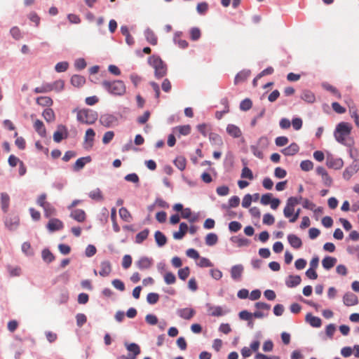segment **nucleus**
<instances>
[{
    "label": "nucleus",
    "mask_w": 359,
    "mask_h": 359,
    "mask_svg": "<svg viewBox=\"0 0 359 359\" xmlns=\"http://www.w3.org/2000/svg\"><path fill=\"white\" fill-rule=\"evenodd\" d=\"M102 86L109 93L115 96H122L126 92V85L121 80L113 81L104 80L102 82Z\"/></svg>",
    "instance_id": "nucleus-1"
},
{
    "label": "nucleus",
    "mask_w": 359,
    "mask_h": 359,
    "mask_svg": "<svg viewBox=\"0 0 359 359\" xmlns=\"http://www.w3.org/2000/svg\"><path fill=\"white\" fill-rule=\"evenodd\" d=\"M149 64L154 69L156 79H161L167 74L166 65L156 55H152L148 59Z\"/></svg>",
    "instance_id": "nucleus-2"
},
{
    "label": "nucleus",
    "mask_w": 359,
    "mask_h": 359,
    "mask_svg": "<svg viewBox=\"0 0 359 359\" xmlns=\"http://www.w3.org/2000/svg\"><path fill=\"white\" fill-rule=\"evenodd\" d=\"M97 113L92 109L79 110L76 115L78 121L86 125L93 124L97 121Z\"/></svg>",
    "instance_id": "nucleus-3"
},
{
    "label": "nucleus",
    "mask_w": 359,
    "mask_h": 359,
    "mask_svg": "<svg viewBox=\"0 0 359 359\" xmlns=\"http://www.w3.org/2000/svg\"><path fill=\"white\" fill-rule=\"evenodd\" d=\"M352 127L350 123L346 122L339 123L334 131V137L336 140L341 144H344L346 138L350 135Z\"/></svg>",
    "instance_id": "nucleus-4"
},
{
    "label": "nucleus",
    "mask_w": 359,
    "mask_h": 359,
    "mask_svg": "<svg viewBox=\"0 0 359 359\" xmlns=\"http://www.w3.org/2000/svg\"><path fill=\"white\" fill-rule=\"evenodd\" d=\"M299 203V199L296 197H290L283 210L284 216L286 218H291L294 212V207Z\"/></svg>",
    "instance_id": "nucleus-5"
},
{
    "label": "nucleus",
    "mask_w": 359,
    "mask_h": 359,
    "mask_svg": "<svg viewBox=\"0 0 359 359\" xmlns=\"http://www.w3.org/2000/svg\"><path fill=\"white\" fill-rule=\"evenodd\" d=\"M68 136L67 129L63 125L57 126V130L53 133V140L55 142H60L63 139L67 138Z\"/></svg>",
    "instance_id": "nucleus-6"
},
{
    "label": "nucleus",
    "mask_w": 359,
    "mask_h": 359,
    "mask_svg": "<svg viewBox=\"0 0 359 359\" xmlns=\"http://www.w3.org/2000/svg\"><path fill=\"white\" fill-rule=\"evenodd\" d=\"M100 270L99 275L102 277H107L109 276L112 271L111 264L108 260H104L100 263Z\"/></svg>",
    "instance_id": "nucleus-7"
},
{
    "label": "nucleus",
    "mask_w": 359,
    "mask_h": 359,
    "mask_svg": "<svg viewBox=\"0 0 359 359\" xmlns=\"http://www.w3.org/2000/svg\"><path fill=\"white\" fill-rule=\"evenodd\" d=\"M343 302L346 306H352L358 304V299L355 294L347 292L343 297Z\"/></svg>",
    "instance_id": "nucleus-8"
},
{
    "label": "nucleus",
    "mask_w": 359,
    "mask_h": 359,
    "mask_svg": "<svg viewBox=\"0 0 359 359\" xmlns=\"http://www.w3.org/2000/svg\"><path fill=\"white\" fill-rule=\"evenodd\" d=\"M64 227L63 223L58 219L52 218L47 224V229L50 231H55L62 229Z\"/></svg>",
    "instance_id": "nucleus-9"
},
{
    "label": "nucleus",
    "mask_w": 359,
    "mask_h": 359,
    "mask_svg": "<svg viewBox=\"0 0 359 359\" xmlns=\"http://www.w3.org/2000/svg\"><path fill=\"white\" fill-rule=\"evenodd\" d=\"M90 161L91 158L90 156L79 158L74 164L73 169L74 171H79L84 168L86 163H90Z\"/></svg>",
    "instance_id": "nucleus-10"
},
{
    "label": "nucleus",
    "mask_w": 359,
    "mask_h": 359,
    "mask_svg": "<svg viewBox=\"0 0 359 359\" xmlns=\"http://www.w3.org/2000/svg\"><path fill=\"white\" fill-rule=\"evenodd\" d=\"M152 264V259L146 257H141L136 263L137 267L141 270L149 269Z\"/></svg>",
    "instance_id": "nucleus-11"
},
{
    "label": "nucleus",
    "mask_w": 359,
    "mask_h": 359,
    "mask_svg": "<svg viewBox=\"0 0 359 359\" xmlns=\"http://www.w3.org/2000/svg\"><path fill=\"white\" fill-rule=\"evenodd\" d=\"M70 217L79 222H83L86 219V212L81 209L73 210L70 214Z\"/></svg>",
    "instance_id": "nucleus-12"
},
{
    "label": "nucleus",
    "mask_w": 359,
    "mask_h": 359,
    "mask_svg": "<svg viewBox=\"0 0 359 359\" xmlns=\"http://www.w3.org/2000/svg\"><path fill=\"white\" fill-rule=\"evenodd\" d=\"M243 271V266L241 264L233 266L231 269V276L235 280L241 279Z\"/></svg>",
    "instance_id": "nucleus-13"
},
{
    "label": "nucleus",
    "mask_w": 359,
    "mask_h": 359,
    "mask_svg": "<svg viewBox=\"0 0 359 359\" xmlns=\"http://www.w3.org/2000/svg\"><path fill=\"white\" fill-rule=\"evenodd\" d=\"M301 99L309 104H313L316 102L315 94L309 90H304L300 96Z\"/></svg>",
    "instance_id": "nucleus-14"
},
{
    "label": "nucleus",
    "mask_w": 359,
    "mask_h": 359,
    "mask_svg": "<svg viewBox=\"0 0 359 359\" xmlns=\"http://www.w3.org/2000/svg\"><path fill=\"white\" fill-rule=\"evenodd\" d=\"M177 314L183 319L190 320L194 316L195 311L191 308H184L179 309Z\"/></svg>",
    "instance_id": "nucleus-15"
},
{
    "label": "nucleus",
    "mask_w": 359,
    "mask_h": 359,
    "mask_svg": "<svg viewBox=\"0 0 359 359\" xmlns=\"http://www.w3.org/2000/svg\"><path fill=\"white\" fill-rule=\"evenodd\" d=\"M299 147L296 143H292L288 147L281 150V153L285 156H293L299 151Z\"/></svg>",
    "instance_id": "nucleus-16"
},
{
    "label": "nucleus",
    "mask_w": 359,
    "mask_h": 359,
    "mask_svg": "<svg viewBox=\"0 0 359 359\" xmlns=\"http://www.w3.org/2000/svg\"><path fill=\"white\" fill-rule=\"evenodd\" d=\"M226 132L229 135L234 138L240 137L242 135L241 129L233 124H229L227 126Z\"/></svg>",
    "instance_id": "nucleus-17"
},
{
    "label": "nucleus",
    "mask_w": 359,
    "mask_h": 359,
    "mask_svg": "<svg viewBox=\"0 0 359 359\" xmlns=\"http://www.w3.org/2000/svg\"><path fill=\"white\" fill-rule=\"evenodd\" d=\"M301 281H302V278L299 276L290 275L286 279L285 284L288 287H296L298 285H299Z\"/></svg>",
    "instance_id": "nucleus-18"
},
{
    "label": "nucleus",
    "mask_w": 359,
    "mask_h": 359,
    "mask_svg": "<svg viewBox=\"0 0 359 359\" xmlns=\"http://www.w3.org/2000/svg\"><path fill=\"white\" fill-rule=\"evenodd\" d=\"M188 231V226L186 223L182 222L180 224V229L178 231L173 233V238L176 240L182 239L187 232Z\"/></svg>",
    "instance_id": "nucleus-19"
},
{
    "label": "nucleus",
    "mask_w": 359,
    "mask_h": 359,
    "mask_svg": "<svg viewBox=\"0 0 359 359\" xmlns=\"http://www.w3.org/2000/svg\"><path fill=\"white\" fill-rule=\"evenodd\" d=\"M287 240L290 245L295 249H299L302 245V240L294 234H289Z\"/></svg>",
    "instance_id": "nucleus-20"
},
{
    "label": "nucleus",
    "mask_w": 359,
    "mask_h": 359,
    "mask_svg": "<svg viewBox=\"0 0 359 359\" xmlns=\"http://www.w3.org/2000/svg\"><path fill=\"white\" fill-rule=\"evenodd\" d=\"M34 128L36 133L41 136V137H46V130L44 126L43 123L41 120H36L34 123Z\"/></svg>",
    "instance_id": "nucleus-21"
},
{
    "label": "nucleus",
    "mask_w": 359,
    "mask_h": 359,
    "mask_svg": "<svg viewBox=\"0 0 359 359\" xmlns=\"http://www.w3.org/2000/svg\"><path fill=\"white\" fill-rule=\"evenodd\" d=\"M95 136V133L94 130L92 128H88L86 131V134H85V137H84L85 143L88 146L91 147L93 144Z\"/></svg>",
    "instance_id": "nucleus-22"
},
{
    "label": "nucleus",
    "mask_w": 359,
    "mask_h": 359,
    "mask_svg": "<svg viewBox=\"0 0 359 359\" xmlns=\"http://www.w3.org/2000/svg\"><path fill=\"white\" fill-rule=\"evenodd\" d=\"M208 312L210 316L216 317L222 316L224 314L223 309L219 306H215L208 305Z\"/></svg>",
    "instance_id": "nucleus-23"
},
{
    "label": "nucleus",
    "mask_w": 359,
    "mask_h": 359,
    "mask_svg": "<svg viewBox=\"0 0 359 359\" xmlns=\"http://www.w3.org/2000/svg\"><path fill=\"white\" fill-rule=\"evenodd\" d=\"M144 36L147 41L152 46L157 44L158 39L154 32L150 29H147L144 32Z\"/></svg>",
    "instance_id": "nucleus-24"
},
{
    "label": "nucleus",
    "mask_w": 359,
    "mask_h": 359,
    "mask_svg": "<svg viewBox=\"0 0 359 359\" xmlns=\"http://www.w3.org/2000/svg\"><path fill=\"white\" fill-rule=\"evenodd\" d=\"M115 121V117L109 114L102 115L100 119L101 124L105 127H110Z\"/></svg>",
    "instance_id": "nucleus-25"
},
{
    "label": "nucleus",
    "mask_w": 359,
    "mask_h": 359,
    "mask_svg": "<svg viewBox=\"0 0 359 359\" xmlns=\"http://www.w3.org/2000/svg\"><path fill=\"white\" fill-rule=\"evenodd\" d=\"M19 222L20 219L18 217H13L6 218L5 221V224L10 230H15L18 226Z\"/></svg>",
    "instance_id": "nucleus-26"
},
{
    "label": "nucleus",
    "mask_w": 359,
    "mask_h": 359,
    "mask_svg": "<svg viewBox=\"0 0 359 359\" xmlns=\"http://www.w3.org/2000/svg\"><path fill=\"white\" fill-rule=\"evenodd\" d=\"M250 72L249 70H243L238 73L234 79V84L237 85L239 83L245 81L250 76Z\"/></svg>",
    "instance_id": "nucleus-27"
},
{
    "label": "nucleus",
    "mask_w": 359,
    "mask_h": 359,
    "mask_svg": "<svg viewBox=\"0 0 359 359\" xmlns=\"http://www.w3.org/2000/svg\"><path fill=\"white\" fill-rule=\"evenodd\" d=\"M337 263V259L332 257H325L322 261V265L324 269L329 270Z\"/></svg>",
    "instance_id": "nucleus-28"
},
{
    "label": "nucleus",
    "mask_w": 359,
    "mask_h": 359,
    "mask_svg": "<svg viewBox=\"0 0 359 359\" xmlns=\"http://www.w3.org/2000/svg\"><path fill=\"white\" fill-rule=\"evenodd\" d=\"M86 83V79L84 76L75 74L71 78V83L75 87H81Z\"/></svg>",
    "instance_id": "nucleus-29"
},
{
    "label": "nucleus",
    "mask_w": 359,
    "mask_h": 359,
    "mask_svg": "<svg viewBox=\"0 0 359 359\" xmlns=\"http://www.w3.org/2000/svg\"><path fill=\"white\" fill-rule=\"evenodd\" d=\"M306 320L314 327H319L321 325V319L318 317L312 316L311 313L306 315Z\"/></svg>",
    "instance_id": "nucleus-30"
},
{
    "label": "nucleus",
    "mask_w": 359,
    "mask_h": 359,
    "mask_svg": "<svg viewBox=\"0 0 359 359\" xmlns=\"http://www.w3.org/2000/svg\"><path fill=\"white\" fill-rule=\"evenodd\" d=\"M154 238H155V241H156L157 245L159 247H162V246L165 245L167 242V238L160 231H157L155 232Z\"/></svg>",
    "instance_id": "nucleus-31"
},
{
    "label": "nucleus",
    "mask_w": 359,
    "mask_h": 359,
    "mask_svg": "<svg viewBox=\"0 0 359 359\" xmlns=\"http://www.w3.org/2000/svg\"><path fill=\"white\" fill-rule=\"evenodd\" d=\"M43 117L47 122H53L55 119V116L53 110L51 108H46L42 114Z\"/></svg>",
    "instance_id": "nucleus-32"
},
{
    "label": "nucleus",
    "mask_w": 359,
    "mask_h": 359,
    "mask_svg": "<svg viewBox=\"0 0 359 359\" xmlns=\"http://www.w3.org/2000/svg\"><path fill=\"white\" fill-rule=\"evenodd\" d=\"M36 103L39 105H41L43 107H50L53 104V100L50 97L41 96V97H37Z\"/></svg>",
    "instance_id": "nucleus-33"
},
{
    "label": "nucleus",
    "mask_w": 359,
    "mask_h": 359,
    "mask_svg": "<svg viewBox=\"0 0 359 359\" xmlns=\"http://www.w3.org/2000/svg\"><path fill=\"white\" fill-rule=\"evenodd\" d=\"M1 208L4 212L8 211L10 203V197L6 193L1 194Z\"/></svg>",
    "instance_id": "nucleus-34"
},
{
    "label": "nucleus",
    "mask_w": 359,
    "mask_h": 359,
    "mask_svg": "<svg viewBox=\"0 0 359 359\" xmlns=\"http://www.w3.org/2000/svg\"><path fill=\"white\" fill-rule=\"evenodd\" d=\"M239 203H240L239 197L237 196H233L229 199L228 205H225V204L222 205V208L228 209L229 208H236L239 205Z\"/></svg>",
    "instance_id": "nucleus-35"
},
{
    "label": "nucleus",
    "mask_w": 359,
    "mask_h": 359,
    "mask_svg": "<svg viewBox=\"0 0 359 359\" xmlns=\"http://www.w3.org/2000/svg\"><path fill=\"white\" fill-rule=\"evenodd\" d=\"M43 209L44 211V216L47 218L54 216L56 214L55 208L50 203L45 205Z\"/></svg>",
    "instance_id": "nucleus-36"
},
{
    "label": "nucleus",
    "mask_w": 359,
    "mask_h": 359,
    "mask_svg": "<svg viewBox=\"0 0 359 359\" xmlns=\"http://www.w3.org/2000/svg\"><path fill=\"white\" fill-rule=\"evenodd\" d=\"M175 165L180 170H184L186 168L187 160L184 156H177L174 161Z\"/></svg>",
    "instance_id": "nucleus-37"
},
{
    "label": "nucleus",
    "mask_w": 359,
    "mask_h": 359,
    "mask_svg": "<svg viewBox=\"0 0 359 359\" xmlns=\"http://www.w3.org/2000/svg\"><path fill=\"white\" fill-rule=\"evenodd\" d=\"M149 233V230L147 229L139 232L135 236V242L139 244L142 243L144 240L147 238Z\"/></svg>",
    "instance_id": "nucleus-38"
},
{
    "label": "nucleus",
    "mask_w": 359,
    "mask_h": 359,
    "mask_svg": "<svg viewBox=\"0 0 359 359\" xmlns=\"http://www.w3.org/2000/svg\"><path fill=\"white\" fill-rule=\"evenodd\" d=\"M218 241V237L217 234L214 233H208L205 237V243L207 245L212 246L215 245Z\"/></svg>",
    "instance_id": "nucleus-39"
},
{
    "label": "nucleus",
    "mask_w": 359,
    "mask_h": 359,
    "mask_svg": "<svg viewBox=\"0 0 359 359\" xmlns=\"http://www.w3.org/2000/svg\"><path fill=\"white\" fill-rule=\"evenodd\" d=\"M182 33L176 32L174 36V41L175 43L178 44V46L182 48H186L188 46V42L185 40L180 39Z\"/></svg>",
    "instance_id": "nucleus-40"
},
{
    "label": "nucleus",
    "mask_w": 359,
    "mask_h": 359,
    "mask_svg": "<svg viewBox=\"0 0 359 359\" xmlns=\"http://www.w3.org/2000/svg\"><path fill=\"white\" fill-rule=\"evenodd\" d=\"M119 215L125 222H130L132 219L130 212L126 208L123 207L119 209Z\"/></svg>",
    "instance_id": "nucleus-41"
},
{
    "label": "nucleus",
    "mask_w": 359,
    "mask_h": 359,
    "mask_svg": "<svg viewBox=\"0 0 359 359\" xmlns=\"http://www.w3.org/2000/svg\"><path fill=\"white\" fill-rule=\"evenodd\" d=\"M174 130L182 135H187L191 133V126L189 125L179 126L175 127Z\"/></svg>",
    "instance_id": "nucleus-42"
},
{
    "label": "nucleus",
    "mask_w": 359,
    "mask_h": 359,
    "mask_svg": "<svg viewBox=\"0 0 359 359\" xmlns=\"http://www.w3.org/2000/svg\"><path fill=\"white\" fill-rule=\"evenodd\" d=\"M34 93H45L52 91L50 83H43L40 86L34 88Z\"/></svg>",
    "instance_id": "nucleus-43"
},
{
    "label": "nucleus",
    "mask_w": 359,
    "mask_h": 359,
    "mask_svg": "<svg viewBox=\"0 0 359 359\" xmlns=\"http://www.w3.org/2000/svg\"><path fill=\"white\" fill-rule=\"evenodd\" d=\"M239 317L241 320L250 321L248 324L249 325L251 326V327H252L253 323L251 322L252 318V313H250L248 311L244 310L239 313Z\"/></svg>",
    "instance_id": "nucleus-44"
},
{
    "label": "nucleus",
    "mask_w": 359,
    "mask_h": 359,
    "mask_svg": "<svg viewBox=\"0 0 359 359\" xmlns=\"http://www.w3.org/2000/svg\"><path fill=\"white\" fill-rule=\"evenodd\" d=\"M126 348L128 351L132 352L133 353V355L132 357H135V359L136 358V356L139 355L140 353V346L135 343H132L127 345Z\"/></svg>",
    "instance_id": "nucleus-45"
},
{
    "label": "nucleus",
    "mask_w": 359,
    "mask_h": 359,
    "mask_svg": "<svg viewBox=\"0 0 359 359\" xmlns=\"http://www.w3.org/2000/svg\"><path fill=\"white\" fill-rule=\"evenodd\" d=\"M42 258L45 262L50 263L54 260L55 257L48 249H44L42 251Z\"/></svg>",
    "instance_id": "nucleus-46"
},
{
    "label": "nucleus",
    "mask_w": 359,
    "mask_h": 359,
    "mask_svg": "<svg viewBox=\"0 0 359 359\" xmlns=\"http://www.w3.org/2000/svg\"><path fill=\"white\" fill-rule=\"evenodd\" d=\"M65 86V83L62 80H57L53 82V83H50V87L52 88V90H55L57 92H60L63 90Z\"/></svg>",
    "instance_id": "nucleus-47"
},
{
    "label": "nucleus",
    "mask_w": 359,
    "mask_h": 359,
    "mask_svg": "<svg viewBox=\"0 0 359 359\" xmlns=\"http://www.w3.org/2000/svg\"><path fill=\"white\" fill-rule=\"evenodd\" d=\"M89 196L93 199L97 201L102 200V194L100 189L97 188L89 193Z\"/></svg>",
    "instance_id": "nucleus-48"
},
{
    "label": "nucleus",
    "mask_w": 359,
    "mask_h": 359,
    "mask_svg": "<svg viewBox=\"0 0 359 359\" xmlns=\"http://www.w3.org/2000/svg\"><path fill=\"white\" fill-rule=\"evenodd\" d=\"M209 6L207 2H201L196 6L197 12L201 15H204L208 10Z\"/></svg>",
    "instance_id": "nucleus-49"
},
{
    "label": "nucleus",
    "mask_w": 359,
    "mask_h": 359,
    "mask_svg": "<svg viewBox=\"0 0 359 359\" xmlns=\"http://www.w3.org/2000/svg\"><path fill=\"white\" fill-rule=\"evenodd\" d=\"M300 168L302 170L307 172L313 169V163L309 160H304L301 162Z\"/></svg>",
    "instance_id": "nucleus-50"
},
{
    "label": "nucleus",
    "mask_w": 359,
    "mask_h": 359,
    "mask_svg": "<svg viewBox=\"0 0 359 359\" xmlns=\"http://www.w3.org/2000/svg\"><path fill=\"white\" fill-rule=\"evenodd\" d=\"M164 280L168 285L174 284L176 281V277L172 272H167L164 275Z\"/></svg>",
    "instance_id": "nucleus-51"
},
{
    "label": "nucleus",
    "mask_w": 359,
    "mask_h": 359,
    "mask_svg": "<svg viewBox=\"0 0 359 359\" xmlns=\"http://www.w3.org/2000/svg\"><path fill=\"white\" fill-rule=\"evenodd\" d=\"M241 176L242 178H246L250 180H252L254 178L252 170L248 167H244L242 169Z\"/></svg>",
    "instance_id": "nucleus-52"
},
{
    "label": "nucleus",
    "mask_w": 359,
    "mask_h": 359,
    "mask_svg": "<svg viewBox=\"0 0 359 359\" xmlns=\"http://www.w3.org/2000/svg\"><path fill=\"white\" fill-rule=\"evenodd\" d=\"M190 270L188 266L180 269L178 271V276L180 279L185 280L189 276Z\"/></svg>",
    "instance_id": "nucleus-53"
},
{
    "label": "nucleus",
    "mask_w": 359,
    "mask_h": 359,
    "mask_svg": "<svg viewBox=\"0 0 359 359\" xmlns=\"http://www.w3.org/2000/svg\"><path fill=\"white\" fill-rule=\"evenodd\" d=\"M323 87L324 89L333 93L337 97H341V95H340L339 92L337 90V89L335 87L332 86V85H330L327 83H323Z\"/></svg>",
    "instance_id": "nucleus-54"
},
{
    "label": "nucleus",
    "mask_w": 359,
    "mask_h": 359,
    "mask_svg": "<svg viewBox=\"0 0 359 359\" xmlns=\"http://www.w3.org/2000/svg\"><path fill=\"white\" fill-rule=\"evenodd\" d=\"M252 106V102L249 98L243 100L240 104V109L243 111L249 110Z\"/></svg>",
    "instance_id": "nucleus-55"
},
{
    "label": "nucleus",
    "mask_w": 359,
    "mask_h": 359,
    "mask_svg": "<svg viewBox=\"0 0 359 359\" xmlns=\"http://www.w3.org/2000/svg\"><path fill=\"white\" fill-rule=\"evenodd\" d=\"M68 67L69 64L67 62H60L56 64L55 69L57 72H64L68 69Z\"/></svg>",
    "instance_id": "nucleus-56"
},
{
    "label": "nucleus",
    "mask_w": 359,
    "mask_h": 359,
    "mask_svg": "<svg viewBox=\"0 0 359 359\" xmlns=\"http://www.w3.org/2000/svg\"><path fill=\"white\" fill-rule=\"evenodd\" d=\"M210 141L215 144H222V140L221 137L216 133H210L209 135Z\"/></svg>",
    "instance_id": "nucleus-57"
},
{
    "label": "nucleus",
    "mask_w": 359,
    "mask_h": 359,
    "mask_svg": "<svg viewBox=\"0 0 359 359\" xmlns=\"http://www.w3.org/2000/svg\"><path fill=\"white\" fill-rule=\"evenodd\" d=\"M159 299V295L157 293L151 292L147 294V300L151 304H156Z\"/></svg>",
    "instance_id": "nucleus-58"
},
{
    "label": "nucleus",
    "mask_w": 359,
    "mask_h": 359,
    "mask_svg": "<svg viewBox=\"0 0 359 359\" xmlns=\"http://www.w3.org/2000/svg\"><path fill=\"white\" fill-rule=\"evenodd\" d=\"M197 129L204 137H206L208 133L210 130V126L205 123L199 124Z\"/></svg>",
    "instance_id": "nucleus-59"
},
{
    "label": "nucleus",
    "mask_w": 359,
    "mask_h": 359,
    "mask_svg": "<svg viewBox=\"0 0 359 359\" xmlns=\"http://www.w3.org/2000/svg\"><path fill=\"white\" fill-rule=\"evenodd\" d=\"M114 133L113 131H107L104 134L102 142L104 144H109L114 138Z\"/></svg>",
    "instance_id": "nucleus-60"
},
{
    "label": "nucleus",
    "mask_w": 359,
    "mask_h": 359,
    "mask_svg": "<svg viewBox=\"0 0 359 359\" xmlns=\"http://www.w3.org/2000/svg\"><path fill=\"white\" fill-rule=\"evenodd\" d=\"M10 33L16 40H19L22 38L21 31L18 27H12L10 30Z\"/></svg>",
    "instance_id": "nucleus-61"
},
{
    "label": "nucleus",
    "mask_w": 359,
    "mask_h": 359,
    "mask_svg": "<svg viewBox=\"0 0 359 359\" xmlns=\"http://www.w3.org/2000/svg\"><path fill=\"white\" fill-rule=\"evenodd\" d=\"M275 222L274 217L270 214L266 213L263 216V223L266 225H272Z\"/></svg>",
    "instance_id": "nucleus-62"
},
{
    "label": "nucleus",
    "mask_w": 359,
    "mask_h": 359,
    "mask_svg": "<svg viewBox=\"0 0 359 359\" xmlns=\"http://www.w3.org/2000/svg\"><path fill=\"white\" fill-rule=\"evenodd\" d=\"M76 324L78 327H81L86 323L87 318L83 313H78L76 316Z\"/></svg>",
    "instance_id": "nucleus-63"
},
{
    "label": "nucleus",
    "mask_w": 359,
    "mask_h": 359,
    "mask_svg": "<svg viewBox=\"0 0 359 359\" xmlns=\"http://www.w3.org/2000/svg\"><path fill=\"white\" fill-rule=\"evenodd\" d=\"M241 224L236 221L231 222L229 224V229L232 232L238 231L241 229Z\"/></svg>",
    "instance_id": "nucleus-64"
}]
</instances>
